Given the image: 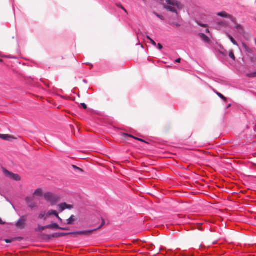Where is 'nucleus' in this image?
<instances>
[{
  "mask_svg": "<svg viewBox=\"0 0 256 256\" xmlns=\"http://www.w3.org/2000/svg\"><path fill=\"white\" fill-rule=\"evenodd\" d=\"M124 135H126L128 136H129L130 138H133L135 140H136L138 141H140V142H145V143H147V142H146L144 140H142V139H141V138H136L134 136H132L131 134H124Z\"/></svg>",
  "mask_w": 256,
  "mask_h": 256,
  "instance_id": "obj_13",
  "label": "nucleus"
},
{
  "mask_svg": "<svg viewBox=\"0 0 256 256\" xmlns=\"http://www.w3.org/2000/svg\"><path fill=\"white\" fill-rule=\"evenodd\" d=\"M80 105L82 106V107L84 108V109H86L87 108V106L86 104L84 103H82L80 104Z\"/></svg>",
  "mask_w": 256,
  "mask_h": 256,
  "instance_id": "obj_35",
  "label": "nucleus"
},
{
  "mask_svg": "<svg viewBox=\"0 0 256 256\" xmlns=\"http://www.w3.org/2000/svg\"><path fill=\"white\" fill-rule=\"evenodd\" d=\"M218 16H220L222 18H228L231 19L232 20H234L233 16L228 13H226V12H219L217 14Z\"/></svg>",
  "mask_w": 256,
  "mask_h": 256,
  "instance_id": "obj_7",
  "label": "nucleus"
},
{
  "mask_svg": "<svg viewBox=\"0 0 256 256\" xmlns=\"http://www.w3.org/2000/svg\"><path fill=\"white\" fill-rule=\"evenodd\" d=\"M120 8H121V9H122V10H124L127 13V10H126V9L124 7L122 6V5H120V6H118Z\"/></svg>",
  "mask_w": 256,
  "mask_h": 256,
  "instance_id": "obj_36",
  "label": "nucleus"
},
{
  "mask_svg": "<svg viewBox=\"0 0 256 256\" xmlns=\"http://www.w3.org/2000/svg\"><path fill=\"white\" fill-rule=\"evenodd\" d=\"M166 4H164V7L166 10L178 14V10L183 8V5L181 2L176 0H166Z\"/></svg>",
  "mask_w": 256,
  "mask_h": 256,
  "instance_id": "obj_1",
  "label": "nucleus"
},
{
  "mask_svg": "<svg viewBox=\"0 0 256 256\" xmlns=\"http://www.w3.org/2000/svg\"><path fill=\"white\" fill-rule=\"evenodd\" d=\"M60 230H68L69 228H62V227H60Z\"/></svg>",
  "mask_w": 256,
  "mask_h": 256,
  "instance_id": "obj_39",
  "label": "nucleus"
},
{
  "mask_svg": "<svg viewBox=\"0 0 256 256\" xmlns=\"http://www.w3.org/2000/svg\"><path fill=\"white\" fill-rule=\"evenodd\" d=\"M198 36L205 42L208 43L210 42V38L204 34L202 33L198 34Z\"/></svg>",
  "mask_w": 256,
  "mask_h": 256,
  "instance_id": "obj_10",
  "label": "nucleus"
},
{
  "mask_svg": "<svg viewBox=\"0 0 256 256\" xmlns=\"http://www.w3.org/2000/svg\"><path fill=\"white\" fill-rule=\"evenodd\" d=\"M229 56L233 60H236V58H235L234 54V52H233L232 50L230 52Z\"/></svg>",
  "mask_w": 256,
  "mask_h": 256,
  "instance_id": "obj_22",
  "label": "nucleus"
},
{
  "mask_svg": "<svg viewBox=\"0 0 256 256\" xmlns=\"http://www.w3.org/2000/svg\"><path fill=\"white\" fill-rule=\"evenodd\" d=\"M97 229H94L92 230H83V231H78V235H84L85 236H88L92 234V233L96 231Z\"/></svg>",
  "mask_w": 256,
  "mask_h": 256,
  "instance_id": "obj_8",
  "label": "nucleus"
},
{
  "mask_svg": "<svg viewBox=\"0 0 256 256\" xmlns=\"http://www.w3.org/2000/svg\"><path fill=\"white\" fill-rule=\"evenodd\" d=\"M230 106H231V104H228V108H230Z\"/></svg>",
  "mask_w": 256,
  "mask_h": 256,
  "instance_id": "obj_48",
  "label": "nucleus"
},
{
  "mask_svg": "<svg viewBox=\"0 0 256 256\" xmlns=\"http://www.w3.org/2000/svg\"><path fill=\"white\" fill-rule=\"evenodd\" d=\"M216 94L222 99L224 102H226L227 98L225 96H224L222 94L218 92H216Z\"/></svg>",
  "mask_w": 256,
  "mask_h": 256,
  "instance_id": "obj_19",
  "label": "nucleus"
},
{
  "mask_svg": "<svg viewBox=\"0 0 256 256\" xmlns=\"http://www.w3.org/2000/svg\"><path fill=\"white\" fill-rule=\"evenodd\" d=\"M0 224H5V222H3L2 220L0 218Z\"/></svg>",
  "mask_w": 256,
  "mask_h": 256,
  "instance_id": "obj_41",
  "label": "nucleus"
},
{
  "mask_svg": "<svg viewBox=\"0 0 256 256\" xmlns=\"http://www.w3.org/2000/svg\"><path fill=\"white\" fill-rule=\"evenodd\" d=\"M196 23H197L198 24L199 26H202V27H204V28H208V24H201L198 21H196Z\"/></svg>",
  "mask_w": 256,
  "mask_h": 256,
  "instance_id": "obj_28",
  "label": "nucleus"
},
{
  "mask_svg": "<svg viewBox=\"0 0 256 256\" xmlns=\"http://www.w3.org/2000/svg\"><path fill=\"white\" fill-rule=\"evenodd\" d=\"M68 235H70L69 232H67V233L62 232V233H58V236L61 237V236H68Z\"/></svg>",
  "mask_w": 256,
  "mask_h": 256,
  "instance_id": "obj_24",
  "label": "nucleus"
},
{
  "mask_svg": "<svg viewBox=\"0 0 256 256\" xmlns=\"http://www.w3.org/2000/svg\"><path fill=\"white\" fill-rule=\"evenodd\" d=\"M58 233H56V234H54L52 235V238H56V237H58Z\"/></svg>",
  "mask_w": 256,
  "mask_h": 256,
  "instance_id": "obj_40",
  "label": "nucleus"
},
{
  "mask_svg": "<svg viewBox=\"0 0 256 256\" xmlns=\"http://www.w3.org/2000/svg\"><path fill=\"white\" fill-rule=\"evenodd\" d=\"M52 214L56 216H58V214L54 210H49L46 214L47 216H51Z\"/></svg>",
  "mask_w": 256,
  "mask_h": 256,
  "instance_id": "obj_16",
  "label": "nucleus"
},
{
  "mask_svg": "<svg viewBox=\"0 0 256 256\" xmlns=\"http://www.w3.org/2000/svg\"><path fill=\"white\" fill-rule=\"evenodd\" d=\"M247 76L250 78L256 77V72L253 73L248 74H247Z\"/></svg>",
  "mask_w": 256,
  "mask_h": 256,
  "instance_id": "obj_25",
  "label": "nucleus"
},
{
  "mask_svg": "<svg viewBox=\"0 0 256 256\" xmlns=\"http://www.w3.org/2000/svg\"><path fill=\"white\" fill-rule=\"evenodd\" d=\"M146 38L147 39L150 40L151 44L153 46H156V42L153 40H152L148 36H146Z\"/></svg>",
  "mask_w": 256,
  "mask_h": 256,
  "instance_id": "obj_21",
  "label": "nucleus"
},
{
  "mask_svg": "<svg viewBox=\"0 0 256 256\" xmlns=\"http://www.w3.org/2000/svg\"><path fill=\"white\" fill-rule=\"evenodd\" d=\"M242 46L244 48L246 52L250 54H252L253 52V50L252 48H250L248 46H246V44L244 43L242 44Z\"/></svg>",
  "mask_w": 256,
  "mask_h": 256,
  "instance_id": "obj_14",
  "label": "nucleus"
},
{
  "mask_svg": "<svg viewBox=\"0 0 256 256\" xmlns=\"http://www.w3.org/2000/svg\"><path fill=\"white\" fill-rule=\"evenodd\" d=\"M154 14H156V16L158 18H160V20H164V17L160 15V14H158V13H156V12H154Z\"/></svg>",
  "mask_w": 256,
  "mask_h": 256,
  "instance_id": "obj_29",
  "label": "nucleus"
},
{
  "mask_svg": "<svg viewBox=\"0 0 256 256\" xmlns=\"http://www.w3.org/2000/svg\"><path fill=\"white\" fill-rule=\"evenodd\" d=\"M44 197L52 206L55 205L60 200V197L58 196L49 192L46 193Z\"/></svg>",
  "mask_w": 256,
  "mask_h": 256,
  "instance_id": "obj_2",
  "label": "nucleus"
},
{
  "mask_svg": "<svg viewBox=\"0 0 256 256\" xmlns=\"http://www.w3.org/2000/svg\"><path fill=\"white\" fill-rule=\"evenodd\" d=\"M249 58L252 62L254 63L256 62V56H249Z\"/></svg>",
  "mask_w": 256,
  "mask_h": 256,
  "instance_id": "obj_23",
  "label": "nucleus"
},
{
  "mask_svg": "<svg viewBox=\"0 0 256 256\" xmlns=\"http://www.w3.org/2000/svg\"><path fill=\"white\" fill-rule=\"evenodd\" d=\"M2 59H0V62H2Z\"/></svg>",
  "mask_w": 256,
  "mask_h": 256,
  "instance_id": "obj_49",
  "label": "nucleus"
},
{
  "mask_svg": "<svg viewBox=\"0 0 256 256\" xmlns=\"http://www.w3.org/2000/svg\"><path fill=\"white\" fill-rule=\"evenodd\" d=\"M72 167L76 170H78V171H80V172H83V170L82 168H78V166H76L73 165Z\"/></svg>",
  "mask_w": 256,
  "mask_h": 256,
  "instance_id": "obj_31",
  "label": "nucleus"
},
{
  "mask_svg": "<svg viewBox=\"0 0 256 256\" xmlns=\"http://www.w3.org/2000/svg\"><path fill=\"white\" fill-rule=\"evenodd\" d=\"M2 170H3L4 176H6L7 178H10V179L16 180V181H19L20 180V178L18 174H13V173L8 171L7 170H6L4 168H2Z\"/></svg>",
  "mask_w": 256,
  "mask_h": 256,
  "instance_id": "obj_3",
  "label": "nucleus"
},
{
  "mask_svg": "<svg viewBox=\"0 0 256 256\" xmlns=\"http://www.w3.org/2000/svg\"><path fill=\"white\" fill-rule=\"evenodd\" d=\"M26 203L28 204L30 203H31L32 202H34V198H33L27 197L26 198Z\"/></svg>",
  "mask_w": 256,
  "mask_h": 256,
  "instance_id": "obj_20",
  "label": "nucleus"
},
{
  "mask_svg": "<svg viewBox=\"0 0 256 256\" xmlns=\"http://www.w3.org/2000/svg\"><path fill=\"white\" fill-rule=\"evenodd\" d=\"M158 47L159 50H162L163 48L162 46L160 44H158Z\"/></svg>",
  "mask_w": 256,
  "mask_h": 256,
  "instance_id": "obj_37",
  "label": "nucleus"
},
{
  "mask_svg": "<svg viewBox=\"0 0 256 256\" xmlns=\"http://www.w3.org/2000/svg\"><path fill=\"white\" fill-rule=\"evenodd\" d=\"M26 216H22L16 224L17 228L20 229H23L26 225Z\"/></svg>",
  "mask_w": 256,
  "mask_h": 256,
  "instance_id": "obj_4",
  "label": "nucleus"
},
{
  "mask_svg": "<svg viewBox=\"0 0 256 256\" xmlns=\"http://www.w3.org/2000/svg\"><path fill=\"white\" fill-rule=\"evenodd\" d=\"M105 224V221L104 220V218H102V224H101L100 226L98 228L96 229L97 230H99L100 228H101Z\"/></svg>",
  "mask_w": 256,
  "mask_h": 256,
  "instance_id": "obj_30",
  "label": "nucleus"
},
{
  "mask_svg": "<svg viewBox=\"0 0 256 256\" xmlns=\"http://www.w3.org/2000/svg\"><path fill=\"white\" fill-rule=\"evenodd\" d=\"M28 206L30 208H34V207L36 206V204L34 202H32L30 203V204H28Z\"/></svg>",
  "mask_w": 256,
  "mask_h": 256,
  "instance_id": "obj_26",
  "label": "nucleus"
},
{
  "mask_svg": "<svg viewBox=\"0 0 256 256\" xmlns=\"http://www.w3.org/2000/svg\"><path fill=\"white\" fill-rule=\"evenodd\" d=\"M46 227H47L48 228H56L59 230L60 228V227L56 223H53L47 225L46 226Z\"/></svg>",
  "mask_w": 256,
  "mask_h": 256,
  "instance_id": "obj_12",
  "label": "nucleus"
},
{
  "mask_svg": "<svg viewBox=\"0 0 256 256\" xmlns=\"http://www.w3.org/2000/svg\"><path fill=\"white\" fill-rule=\"evenodd\" d=\"M58 208L59 211L61 212L66 209H72L73 208V206L71 204H68L66 202H63L58 204Z\"/></svg>",
  "mask_w": 256,
  "mask_h": 256,
  "instance_id": "obj_5",
  "label": "nucleus"
},
{
  "mask_svg": "<svg viewBox=\"0 0 256 256\" xmlns=\"http://www.w3.org/2000/svg\"><path fill=\"white\" fill-rule=\"evenodd\" d=\"M206 33H210V30H208V28H206Z\"/></svg>",
  "mask_w": 256,
  "mask_h": 256,
  "instance_id": "obj_46",
  "label": "nucleus"
},
{
  "mask_svg": "<svg viewBox=\"0 0 256 256\" xmlns=\"http://www.w3.org/2000/svg\"><path fill=\"white\" fill-rule=\"evenodd\" d=\"M46 228H48L47 227H46V226H40L38 225V228H36L35 230L36 232H42Z\"/></svg>",
  "mask_w": 256,
  "mask_h": 256,
  "instance_id": "obj_15",
  "label": "nucleus"
},
{
  "mask_svg": "<svg viewBox=\"0 0 256 256\" xmlns=\"http://www.w3.org/2000/svg\"><path fill=\"white\" fill-rule=\"evenodd\" d=\"M254 41H255V43L256 44V38L254 40Z\"/></svg>",
  "mask_w": 256,
  "mask_h": 256,
  "instance_id": "obj_50",
  "label": "nucleus"
},
{
  "mask_svg": "<svg viewBox=\"0 0 256 256\" xmlns=\"http://www.w3.org/2000/svg\"><path fill=\"white\" fill-rule=\"evenodd\" d=\"M69 233H70V234L78 235V232H69Z\"/></svg>",
  "mask_w": 256,
  "mask_h": 256,
  "instance_id": "obj_38",
  "label": "nucleus"
},
{
  "mask_svg": "<svg viewBox=\"0 0 256 256\" xmlns=\"http://www.w3.org/2000/svg\"><path fill=\"white\" fill-rule=\"evenodd\" d=\"M174 24L177 27L180 26V24L178 23H174Z\"/></svg>",
  "mask_w": 256,
  "mask_h": 256,
  "instance_id": "obj_43",
  "label": "nucleus"
},
{
  "mask_svg": "<svg viewBox=\"0 0 256 256\" xmlns=\"http://www.w3.org/2000/svg\"><path fill=\"white\" fill-rule=\"evenodd\" d=\"M60 222H62V219L58 215V216H56Z\"/></svg>",
  "mask_w": 256,
  "mask_h": 256,
  "instance_id": "obj_44",
  "label": "nucleus"
},
{
  "mask_svg": "<svg viewBox=\"0 0 256 256\" xmlns=\"http://www.w3.org/2000/svg\"><path fill=\"white\" fill-rule=\"evenodd\" d=\"M4 240V241L6 242V243H10V242H14V238H12V239H5Z\"/></svg>",
  "mask_w": 256,
  "mask_h": 256,
  "instance_id": "obj_33",
  "label": "nucleus"
},
{
  "mask_svg": "<svg viewBox=\"0 0 256 256\" xmlns=\"http://www.w3.org/2000/svg\"><path fill=\"white\" fill-rule=\"evenodd\" d=\"M87 64L88 65H90V68H92L93 66L91 64H90V63H88L86 64Z\"/></svg>",
  "mask_w": 256,
  "mask_h": 256,
  "instance_id": "obj_47",
  "label": "nucleus"
},
{
  "mask_svg": "<svg viewBox=\"0 0 256 256\" xmlns=\"http://www.w3.org/2000/svg\"><path fill=\"white\" fill-rule=\"evenodd\" d=\"M0 138L2 140L11 142L16 138L14 136L7 134H0Z\"/></svg>",
  "mask_w": 256,
  "mask_h": 256,
  "instance_id": "obj_6",
  "label": "nucleus"
},
{
  "mask_svg": "<svg viewBox=\"0 0 256 256\" xmlns=\"http://www.w3.org/2000/svg\"><path fill=\"white\" fill-rule=\"evenodd\" d=\"M14 238V241H16V240L20 241L23 239V238L22 237H17V238Z\"/></svg>",
  "mask_w": 256,
  "mask_h": 256,
  "instance_id": "obj_34",
  "label": "nucleus"
},
{
  "mask_svg": "<svg viewBox=\"0 0 256 256\" xmlns=\"http://www.w3.org/2000/svg\"><path fill=\"white\" fill-rule=\"evenodd\" d=\"M46 236L48 238V239H50V238H51V237H52V236H50V235H46Z\"/></svg>",
  "mask_w": 256,
  "mask_h": 256,
  "instance_id": "obj_45",
  "label": "nucleus"
},
{
  "mask_svg": "<svg viewBox=\"0 0 256 256\" xmlns=\"http://www.w3.org/2000/svg\"><path fill=\"white\" fill-rule=\"evenodd\" d=\"M180 60H181V59L180 58H178V59L176 60V62L179 63V62H180Z\"/></svg>",
  "mask_w": 256,
  "mask_h": 256,
  "instance_id": "obj_42",
  "label": "nucleus"
},
{
  "mask_svg": "<svg viewBox=\"0 0 256 256\" xmlns=\"http://www.w3.org/2000/svg\"><path fill=\"white\" fill-rule=\"evenodd\" d=\"M76 220V218L74 215H72L67 220L68 224H72Z\"/></svg>",
  "mask_w": 256,
  "mask_h": 256,
  "instance_id": "obj_11",
  "label": "nucleus"
},
{
  "mask_svg": "<svg viewBox=\"0 0 256 256\" xmlns=\"http://www.w3.org/2000/svg\"><path fill=\"white\" fill-rule=\"evenodd\" d=\"M236 29H238V30H243V28L242 27V26H240V24H237L236 26Z\"/></svg>",
  "mask_w": 256,
  "mask_h": 256,
  "instance_id": "obj_32",
  "label": "nucleus"
},
{
  "mask_svg": "<svg viewBox=\"0 0 256 256\" xmlns=\"http://www.w3.org/2000/svg\"><path fill=\"white\" fill-rule=\"evenodd\" d=\"M45 216H46V212H42L39 214L38 218L40 219H42V218H44Z\"/></svg>",
  "mask_w": 256,
  "mask_h": 256,
  "instance_id": "obj_27",
  "label": "nucleus"
},
{
  "mask_svg": "<svg viewBox=\"0 0 256 256\" xmlns=\"http://www.w3.org/2000/svg\"><path fill=\"white\" fill-rule=\"evenodd\" d=\"M43 194V191L42 188H38L36 190L33 194L34 198L36 196H42Z\"/></svg>",
  "mask_w": 256,
  "mask_h": 256,
  "instance_id": "obj_9",
  "label": "nucleus"
},
{
  "mask_svg": "<svg viewBox=\"0 0 256 256\" xmlns=\"http://www.w3.org/2000/svg\"><path fill=\"white\" fill-rule=\"evenodd\" d=\"M217 24L220 26L226 27L228 26V22L224 20L220 21L217 22Z\"/></svg>",
  "mask_w": 256,
  "mask_h": 256,
  "instance_id": "obj_17",
  "label": "nucleus"
},
{
  "mask_svg": "<svg viewBox=\"0 0 256 256\" xmlns=\"http://www.w3.org/2000/svg\"><path fill=\"white\" fill-rule=\"evenodd\" d=\"M228 38L230 39V41L232 42L236 45V46H238V44L237 43V42L234 40V38L230 34H228Z\"/></svg>",
  "mask_w": 256,
  "mask_h": 256,
  "instance_id": "obj_18",
  "label": "nucleus"
}]
</instances>
